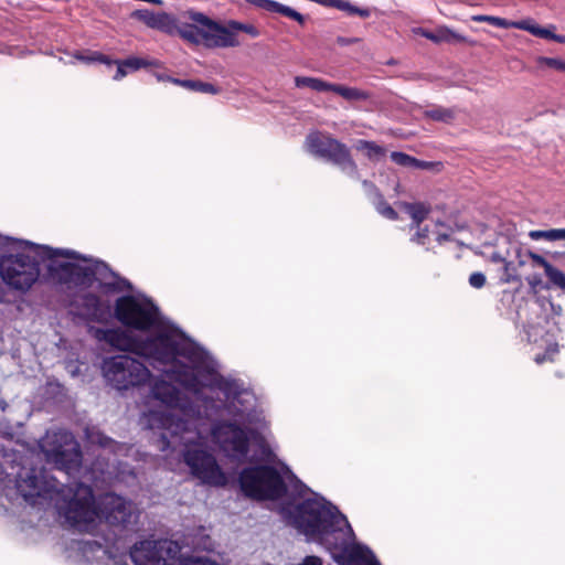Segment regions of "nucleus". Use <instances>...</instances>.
Wrapping results in <instances>:
<instances>
[{
	"instance_id": "f257e3e1",
	"label": "nucleus",
	"mask_w": 565,
	"mask_h": 565,
	"mask_svg": "<svg viewBox=\"0 0 565 565\" xmlns=\"http://www.w3.org/2000/svg\"><path fill=\"white\" fill-rule=\"evenodd\" d=\"M98 341H104L121 351L145 358L149 364L185 388L198 392L199 373L205 369V352L181 334L160 331L145 339L134 338L121 329L93 330Z\"/></svg>"
},
{
	"instance_id": "f03ea898",
	"label": "nucleus",
	"mask_w": 565,
	"mask_h": 565,
	"mask_svg": "<svg viewBox=\"0 0 565 565\" xmlns=\"http://www.w3.org/2000/svg\"><path fill=\"white\" fill-rule=\"evenodd\" d=\"M286 521L306 536L319 542L339 565H381L354 533L340 511L323 498H310L282 509Z\"/></svg>"
},
{
	"instance_id": "7ed1b4c3",
	"label": "nucleus",
	"mask_w": 565,
	"mask_h": 565,
	"mask_svg": "<svg viewBox=\"0 0 565 565\" xmlns=\"http://www.w3.org/2000/svg\"><path fill=\"white\" fill-rule=\"evenodd\" d=\"M152 394L156 399L169 407L163 413H151L150 416L152 425L159 423L163 428L162 439H168L169 436L174 438L182 431L192 435L189 438L182 435V440L184 443L192 441L195 437V433L192 430L193 418L201 415L200 411L189 403L175 385L166 380L157 381L153 384Z\"/></svg>"
},
{
	"instance_id": "20e7f679",
	"label": "nucleus",
	"mask_w": 565,
	"mask_h": 565,
	"mask_svg": "<svg viewBox=\"0 0 565 565\" xmlns=\"http://www.w3.org/2000/svg\"><path fill=\"white\" fill-rule=\"evenodd\" d=\"M41 245L21 243L15 253L0 257V275L10 287L25 291L38 280L41 269Z\"/></svg>"
},
{
	"instance_id": "39448f33",
	"label": "nucleus",
	"mask_w": 565,
	"mask_h": 565,
	"mask_svg": "<svg viewBox=\"0 0 565 565\" xmlns=\"http://www.w3.org/2000/svg\"><path fill=\"white\" fill-rule=\"evenodd\" d=\"M179 36L184 41L207 49L235 47L241 43L221 24L202 12L188 10L181 13Z\"/></svg>"
},
{
	"instance_id": "423d86ee",
	"label": "nucleus",
	"mask_w": 565,
	"mask_h": 565,
	"mask_svg": "<svg viewBox=\"0 0 565 565\" xmlns=\"http://www.w3.org/2000/svg\"><path fill=\"white\" fill-rule=\"evenodd\" d=\"M192 430L195 433V437L192 441L184 443L181 436L189 438L192 435L180 433L177 437L168 439H163L167 444V447H175L177 444H182L185 446L183 451V460L185 465L190 468L191 473L201 480L202 483L214 486V487H224L227 483V478L221 467L218 466L215 457L202 449L198 446H191L199 438V434L195 430V425L193 424Z\"/></svg>"
},
{
	"instance_id": "0eeeda50",
	"label": "nucleus",
	"mask_w": 565,
	"mask_h": 565,
	"mask_svg": "<svg viewBox=\"0 0 565 565\" xmlns=\"http://www.w3.org/2000/svg\"><path fill=\"white\" fill-rule=\"evenodd\" d=\"M245 497L263 501L278 500L287 493V484L273 466H255L244 468L238 477Z\"/></svg>"
},
{
	"instance_id": "6e6552de",
	"label": "nucleus",
	"mask_w": 565,
	"mask_h": 565,
	"mask_svg": "<svg viewBox=\"0 0 565 565\" xmlns=\"http://www.w3.org/2000/svg\"><path fill=\"white\" fill-rule=\"evenodd\" d=\"M41 265L45 267L46 277L55 284L84 286L86 277L84 265L71 260L79 259L81 255L72 249L52 248L41 245Z\"/></svg>"
},
{
	"instance_id": "1a4fd4ad",
	"label": "nucleus",
	"mask_w": 565,
	"mask_h": 565,
	"mask_svg": "<svg viewBox=\"0 0 565 565\" xmlns=\"http://www.w3.org/2000/svg\"><path fill=\"white\" fill-rule=\"evenodd\" d=\"M181 545L172 540H143L130 548V558L135 565H170L169 561L180 559L179 565H218L209 558L196 557L181 559Z\"/></svg>"
},
{
	"instance_id": "9d476101",
	"label": "nucleus",
	"mask_w": 565,
	"mask_h": 565,
	"mask_svg": "<svg viewBox=\"0 0 565 565\" xmlns=\"http://www.w3.org/2000/svg\"><path fill=\"white\" fill-rule=\"evenodd\" d=\"M64 490H67L71 497L60 507L61 514L72 526L86 530L98 516V505H95L92 488L82 482H72L64 484Z\"/></svg>"
},
{
	"instance_id": "9b49d317",
	"label": "nucleus",
	"mask_w": 565,
	"mask_h": 565,
	"mask_svg": "<svg viewBox=\"0 0 565 565\" xmlns=\"http://www.w3.org/2000/svg\"><path fill=\"white\" fill-rule=\"evenodd\" d=\"M102 370L107 383L118 391L142 385L150 377L143 363L125 354L105 359Z\"/></svg>"
},
{
	"instance_id": "f8f14e48",
	"label": "nucleus",
	"mask_w": 565,
	"mask_h": 565,
	"mask_svg": "<svg viewBox=\"0 0 565 565\" xmlns=\"http://www.w3.org/2000/svg\"><path fill=\"white\" fill-rule=\"evenodd\" d=\"M212 436L226 457L242 462L248 456L250 439H256L259 434L255 429L241 427L236 422L222 420L214 425Z\"/></svg>"
},
{
	"instance_id": "ddd939ff",
	"label": "nucleus",
	"mask_w": 565,
	"mask_h": 565,
	"mask_svg": "<svg viewBox=\"0 0 565 565\" xmlns=\"http://www.w3.org/2000/svg\"><path fill=\"white\" fill-rule=\"evenodd\" d=\"M17 490L22 498L35 503L36 498H53V494L64 493V483L51 476L44 467L23 468L17 477Z\"/></svg>"
},
{
	"instance_id": "4468645a",
	"label": "nucleus",
	"mask_w": 565,
	"mask_h": 565,
	"mask_svg": "<svg viewBox=\"0 0 565 565\" xmlns=\"http://www.w3.org/2000/svg\"><path fill=\"white\" fill-rule=\"evenodd\" d=\"M115 317L124 326L147 331L158 320V309L152 303H142L132 296H122L116 300Z\"/></svg>"
},
{
	"instance_id": "2eb2a0df",
	"label": "nucleus",
	"mask_w": 565,
	"mask_h": 565,
	"mask_svg": "<svg viewBox=\"0 0 565 565\" xmlns=\"http://www.w3.org/2000/svg\"><path fill=\"white\" fill-rule=\"evenodd\" d=\"M98 516L110 526L127 527L134 516L131 502L115 493H106L98 503Z\"/></svg>"
},
{
	"instance_id": "dca6fc26",
	"label": "nucleus",
	"mask_w": 565,
	"mask_h": 565,
	"mask_svg": "<svg viewBox=\"0 0 565 565\" xmlns=\"http://www.w3.org/2000/svg\"><path fill=\"white\" fill-rule=\"evenodd\" d=\"M64 445L55 446L51 449H45L47 461L55 465V467L64 471L67 476L77 472L82 465V452L78 444L72 436H65Z\"/></svg>"
},
{
	"instance_id": "f3484780",
	"label": "nucleus",
	"mask_w": 565,
	"mask_h": 565,
	"mask_svg": "<svg viewBox=\"0 0 565 565\" xmlns=\"http://www.w3.org/2000/svg\"><path fill=\"white\" fill-rule=\"evenodd\" d=\"M321 158L339 167L348 175L359 178L358 164L353 160L350 149L338 139L333 138Z\"/></svg>"
},
{
	"instance_id": "a211bd4d",
	"label": "nucleus",
	"mask_w": 565,
	"mask_h": 565,
	"mask_svg": "<svg viewBox=\"0 0 565 565\" xmlns=\"http://www.w3.org/2000/svg\"><path fill=\"white\" fill-rule=\"evenodd\" d=\"M86 277L84 278V286L89 287L94 281L99 282L100 286L107 288H115L113 281L117 275L109 268V266L100 260L92 264L84 265Z\"/></svg>"
},
{
	"instance_id": "6ab92c4d",
	"label": "nucleus",
	"mask_w": 565,
	"mask_h": 565,
	"mask_svg": "<svg viewBox=\"0 0 565 565\" xmlns=\"http://www.w3.org/2000/svg\"><path fill=\"white\" fill-rule=\"evenodd\" d=\"M529 258L532 262L542 267L544 273L548 279V282L552 287L557 288L565 292V274L558 268L554 267L551 263H548L542 255L534 253L532 250L527 252Z\"/></svg>"
},
{
	"instance_id": "aec40b11",
	"label": "nucleus",
	"mask_w": 565,
	"mask_h": 565,
	"mask_svg": "<svg viewBox=\"0 0 565 565\" xmlns=\"http://www.w3.org/2000/svg\"><path fill=\"white\" fill-rule=\"evenodd\" d=\"M248 3L264 9L268 12H276L280 13L287 18H290L295 21H297L299 24H305L306 18L299 13L298 11L294 10L292 8L281 4L279 2H276L274 0H246Z\"/></svg>"
},
{
	"instance_id": "412c9836",
	"label": "nucleus",
	"mask_w": 565,
	"mask_h": 565,
	"mask_svg": "<svg viewBox=\"0 0 565 565\" xmlns=\"http://www.w3.org/2000/svg\"><path fill=\"white\" fill-rule=\"evenodd\" d=\"M514 28L527 31L537 38L550 39L557 43H565L564 35H558L553 32V30H555L554 25H551L550 28H543L539 24L533 23L531 20H522L515 21Z\"/></svg>"
},
{
	"instance_id": "4be33fe9",
	"label": "nucleus",
	"mask_w": 565,
	"mask_h": 565,
	"mask_svg": "<svg viewBox=\"0 0 565 565\" xmlns=\"http://www.w3.org/2000/svg\"><path fill=\"white\" fill-rule=\"evenodd\" d=\"M180 25H181V15L179 18H174L173 15H171L169 13L159 12L156 15L152 29L160 30L170 35H174V34L179 35Z\"/></svg>"
},
{
	"instance_id": "5701e85b",
	"label": "nucleus",
	"mask_w": 565,
	"mask_h": 565,
	"mask_svg": "<svg viewBox=\"0 0 565 565\" xmlns=\"http://www.w3.org/2000/svg\"><path fill=\"white\" fill-rule=\"evenodd\" d=\"M332 140L333 138L330 136H326L320 132H312L307 136L305 146L308 152L321 158Z\"/></svg>"
},
{
	"instance_id": "b1692460",
	"label": "nucleus",
	"mask_w": 565,
	"mask_h": 565,
	"mask_svg": "<svg viewBox=\"0 0 565 565\" xmlns=\"http://www.w3.org/2000/svg\"><path fill=\"white\" fill-rule=\"evenodd\" d=\"M86 435L88 441L92 445H97L104 449H109L113 454H116L122 447L120 444L95 428L87 429Z\"/></svg>"
},
{
	"instance_id": "393cba45",
	"label": "nucleus",
	"mask_w": 565,
	"mask_h": 565,
	"mask_svg": "<svg viewBox=\"0 0 565 565\" xmlns=\"http://www.w3.org/2000/svg\"><path fill=\"white\" fill-rule=\"evenodd\" d=\"M328 92H333L350 102L366 100L370 97V95L364 90L332 83H330Z\"/></svg>"
},
{
	"instance_id": "a878e982",
	"label": "nucleus",
	"mask_w": 565,
	"mask_h": 565,
	"mask_svg": "<svg viewBox=\"0 0 565 565\" xmlns=\"http://www.w3.org/2000/svg\"><path fill=\"white\" fill-rule=\"evenodd\" d=\"M404 210L411 215L414 223H416V227L423 223L424 220L427 218L430 212V205L422 202L418 203H408L404 202L402 204Z\"/></svg>"
},
{
	"instance_id": "bb28decb",
	"label": "nucleus",
	"mask_w": 565,
	"mask_h": 565,
	"mask_svg": "<svg viewBox=\"0 0 565 565\" xmlns=\"http://www.w3.org/2000/svg\"><path fill=\"white\" fill-rule=\"evenodd\" d=\"M150 65H152L151 62H149L147 60H143V58H140V57H129V58H126L122 62L117 64V71H116V74H115L114 78L115 79L122 78L127 74L126 68H130L132 71H137V70H139L141 67H147V66H150Z\"/></svg>"
},
{
	"instance_id": "cd10ccee",
	"label": "nucleus",
	"mask_w": 565,
	"mask_h": 565,
	"mask_svg": "<svg viewBox=\"0 0 565 565\" xmlns=\"http://www.w3.org/2000/svg\"><path fill=\"white\" fill-rule=\"evenodd\" d=\"M356 149L360 151H365V156L370 160L374 161L381 160L386 154L385 148L379 146L374 141L359 140L356 143Z\"/></svg>"
},
{
	"instance_id": "c85d7f7f",
	"label": "nucleus",
	"mask_w": 565,
	"mask_h": 565,
	"mask_svg": "<svg viewBox=\"0 0 565 565\" xmlns=\"http://www.w3.org/2000/svg\"><path fill=\"white\" fill-rule=\"evenodd\" d=\"M224 26L225 30L233 35L234 41H238L237 32H245L252 38H257L259 35L258 29L249 23H242L235 20H230L226 22V24H224Z\"/></svg>"
},
{
	"instance_id": "c756f323",
	"label": "nucleus",
	"mask_w": 565,
	"mask_h": 565,
	"mask_svg": "<svg viewBox=\"0 0 565 565\" xmlns=\"http://www.w3.org/2000/svg\"><path fill=\"white\" fill-rule=\"evenodd\" d=\"M295 84L297 87H309L317 92H328L330 83L324 82L316 77L297 76L295 77Z\"/></svg>"
},
{
	"instance_id": "7c9ffc66",
	"label": "nucleus",
	"mask_w": 565,
	"mask_h": 565,
	"mask_svg": "<svg viewBox=\"0 0 565 565\" xmlns=\"http://www.w3.org/2000/svg\"><path fill=\"white\" fill-rule=\"evenodd\" d=\"M424 116L435 121L450 122L455 118V110L451 108L437 106L425 110Z\"/></svg>"
},
{
	"instance_id": "2f4dec72",
	"label": "nucleus",
	"mask_w": 565,
	"mask_h": 565,
	"mask_svg": "<svg viewBox=\"0 0 565 565\" xmlns=\"http://www.w3.org/2000/svg\"><path fill=\"white\" fill-rule=\"evenodd\" d=\"M372 203L382 216L392 221L398 218V213L385 201L382 193L373 198Z\"/></svg>"
},
{
	"instance_id": "473e14b6",
	"label": "nucleus",
	"mask_w": 565,
	"mask_h": 565,
	"mask_svg": "<svg viewBox=\"0 0 565 565\" xmlns=\"http://www.w3.org/2000/svg\"><path fill=\"white\" fill-rule=\"evenodd\" d=\"M183 88L212 95H216L221 92V89L213 84L193 79H188V82L183 84Z\"/></svg>"
},
{
	"instance_id": "72a5a7b5",
	"label": "nucleus",
	"mask_w": 565,
	"mask_h": 565,
	"mask_svg": "<svg viewBox=\"0 0 565 565\" xmlns=\"http://www.w3.org/2000/svg\"><path fill=\"white\" fill-rule=\"evenodd\" d=\"M472 20L478 21V22H488L492 25L503 28V29L514 28V24H515V22H513V21H508L505 19L499 18V17H492V15H475V17H472Z\"/></svg>"
},
{
	"instance_id": "f704fd0d",
	"label": "nucleus",
	"mask_w": 565,
	"mask_h": 565,
	"mask_svg": "<svg viewBox=\"0 0 565 565\" xmlns=\"http://www.w3.org/2000/svg\"><path fill=\"white\" fill-rule=\"evenodd\" d=\"M423 35L435 43L450 42L455 36L454 33L448 29H438L435 32L425 31L423 32Z\"/></svg>"
},
{
	"instance_id": "c9c22d12",
	"label": "nucleus",
	"mask_w": 565,
	"mask_h": 565,
	"mask_svg": "<svg viewBox=\"0 0 565 565\" xmlns=\"http://www.w3.org/2000/svg\"><path fill=\"white\" fill-rule=\"evenodd\" d=\"M501 282H503V284L518 282L521 285V277L516 273V269L512 266L511 262H505V264L503 265V275L501 277Z\"/></svg>"
},
{
	"instance_id": "e433bc0d",
	"label": "nucleus",
	"mask_w": 565,
	"mask_h": 565,
	"mask_svg": "<svg viewBox=\"0 0 565 565\" xmlns=\"http://www.w3.org/2000/svg\"><path fill=\"white\" fill-rule=\"evenodd\" d=\"M157 13L150 10H136L132 12L131 17L143 22L147 26L152 28L154 23Z\"/></svg>"
},
{
	"instance_id": "4c0bfd02",
	"label": "nucleus",
	"mask_w": 565,
	"mask_h": 565,
	"mask_svg": "<svg viewBox=\"0 0 565 565\" xmlns=\"http://www.w3.org/2000/svg\"><path fill=\"white\" fill-rule=\"evenodd\" d=\"M537 63L540 65H544V66H547V67H551L556 71L565 73V60L540 56V57H537Z\"/></svg>"
},
{
	"instance_id": "58836bf2",
	"label": "nucleus",
	"mask_w": 565,
	"mask_h": 565,
	"mask_svg": "<svg viewBox=\"0 0 565 565\" xmlns=\"http://www.w3.org/2000/svg\"><path fill=\"white\" fill-rule=\"evenodd\" d=\"M391 159L396 164L401 167L413 168L414 162H416V158L408 156L407 153L394 151L391 153Z\"/></svg>"
},
{
	"instance_id": "ea45409f",
	"label": "nucleus",
	"mask_w": 565,
	"mask_h": 565,
	"mask_svg": "<svg viewBox=\"0 0 565 565\" xmlns=\"http://www.w3.org/2000/svg\"><path fill=\"white\" fill-rule=\"evenodd\" d=\"M529 236L534 239H546V241H555V228L541 231V230H534L529 233Z\"/></svg>"
},
{
	"instance_id": "a19ab883",
	"label": "nucleus",
	"mask_w": 565,
	"mask_h": 565,
	"mask_svg": "<svg viewBox=\"0 0 565 565\" xmlns=\"http://www.w3.org/2000/svg\"><path fill=\"white\" fill-rule=\"evenodd\" d=\"M428 236H429L428 226L420 227V225H418V227H416V232L412 236L411 241L418 245H425L426 241L428 239Z\"/></svg>"
},
{
	"instance_id": "79ce46f5",
	"label": "nucleus",
	"mask_w": 565,
	"mask_h": 565,
	"mask_svg": "<svg viewBox=\"0 0 565 565\" xmlns=\"http://www.w3.org/2000/svg\"><path fill=\"white\" fill-rule=\"evenodd\" d=\"M487 278L483 273L476 271L469 276V284L476 289H480L486 286Z\"/></svg>"
},
{
	"instance_id": "37998d69",
	"label": "nucleus",
	"mask_w": 565,
	"mask_h": 565,
	"mask_svg": "<svg viewBox=\"0 0 565 565\" xmlns=\"http://www.w3.org/2000/svg\"><path fill=\"white\" fill-rule=\"evenodd\" d=\"M363 186L365 188L369 196L371 198V200L373 198H375L377 194H381V191L379 190V188L372 183L371 181H367V180H364L362 182Z\"/></svg>"
},
{
	"instance_id": "c03bdc74",
	"label": "nucleus",
	"mask_w": 565,
	"mask_h": 565,
	"mask_svg": "<svg viewBox=\"0 0 565 565\" xmlns=\"http://www.w3.org/2000/svg\"><path fill=\"white\" fill-rule=\"evenodd\" d=\"M363 186L365 188L369 196L371 198V200L373 198H375L377 194H381V191L379 190V188L372 183L371 181H367V180H364L362 182Z\"/></svg>"
},
{
	"instance_id": "a18cd8bd",
	"label": "nucleus",
	"mask_w": 565,
	"mask_h": 565,
	"mask_svg": "<svg viewBox=\"0 0 565 565\" xmlns=\"http://www.w3.org/2000/svg\"><path fill=\"white\" fill-rule=\"evenodd\" d=\"M526 282L529 284V286L535 290L537 287H540L542 285V279L539 275H531V276H527L526 278Z\"/></svg>"
},
{
	"instance_id": "49530a36",
	"label": "nucleus",
	"mask_w": 565,
	"mask_h": 565,
	"mask_svg": "<svg viewBox=\"0 0 565 565\" xmlns=\"http://www.w3.org/2000/svg\"><path fill=\"white\" fill-rule=\"evenodd\" d=\"M299 565H322V559L318 556L309 555Z\"/></svg>"
},
{
	"instance_id": "de8ad7c7",
	"label": "nucleus",
	"mask_w": 565,
	"mask_h": 565,
	"mask_svg": "<svg viewBox=\"0 0 565 565\" xmlns=\"http://www.w3.org/2000/svg\"><path fill=\"white\" fill-rule=\"evenodd\" d=\"M360 40L358 38H343V36H339L337 39V43L341 46H345V45H351V44H354L356 42H359Z\"/></svg>"
},
{
	"instance_id": "09e8293b",
	"label": "nucleus",
	"mask_w": 565,
	"mask_h": 565,
	"mask_svg": "<svg viewBox=\"0 0 565 565\" xmlns=\"http://www.w3.org/2000/svg\"><path fill=\"white\" fill-rule=\"evenodd\" d=\"M235 384L231 382H223L221 384V388L226 393L227 396H231L232 394H235L236 391L234 390Z\"/></svg>"
},
{
	"instance_id": "8fccbe9b",
	"label": "nucleus",
	"mask_w": 565,
	"mask_h": 565,
	"mask_svg": "<svg viewBox=\"0 0 565 565\" xmlns=\"http://www.w3.org/2000/svg\"><path fill=\"white\" fill-rule=\"evenodd\" d=\"M431 164H433L431 162L422 161V160L416 159V162H414L413 168L426 170V169H429L431 167Z\"/></svg>"
},
{
	"instance_id": "3c124183",
	"label": "nucleus",
	"mask_w": 565,
	"mask_h": 565,
	"mask_svg": "<svg viewBox=\"0 0 565 565\" xmlns=\"http://www.w3.org/2000/svg\"><path fill=\"white\" fill-rule=\"evenodd\" d=\"M86 302L87 305H90L95 311H97L98 309V306H99V300L96 296L94 295H89L88 297H86Z\"/></svg>"
},
{
	"instance_id": "603ef678",
	"label": "nucleus",
	"mask_w": 565,
	"mask_h": 565,
	"mask_svg": "<svg viewBox=\"0 0 565 565\" xmlns=\"http://www.w3.org/2000/svg\"><path fill=\"white\" fill-rule=\"evenodd\" d=\"M565 239V228H555V241Z\"/></svg>"
},
{
	"instance_id": "864d4df0",
	"label": "nucleus",
	"mask_w": 565,
	"mask_h": 565,
	"mask_svg": "<svg viewBox=\"0 0 565 565\" xmlns=\"http://www.w3.org/2000/svg\"><path fill=\"white\" fill-rule=\"evenodd\" d=\"M154 76L159 82H170V79H171V76L162 74V73H156Z\"/></svg>"
},
{
	"instance_id": "5fc2aeb1",
	"label": "nucleus",
	"mask_w": 565,
	"mask_h": 565,
	"mask_svg": "<svg viewBox=\"0 0 565 565\" xmlns=\"http://www.w3.org/2000/svg\"><path fill=\"white\" fill-rule=\"evenodd\" d=\"M492 262H495V263H503V265L505 264V262H508L505 258H503L500 254H497L494 253L491 257Z\"/></svg>"
},
{
	"instance_id": "6e6d98bb",
	"label": "nucleus",
	"mask_w": 565,
	"mask_h": 565,
	"mask_svg": "<svg viewBox=\"0 0 565 565\" xmlns=\"http://www.w3.org/2000/svg\"><path fill=\"white\" fill-rule=\"evenodd\" d=\"M186 82H188V79H179V78H174V77H171V79H170V83H173L181 87H183V84H185Z\"/></svg>"
},
{
	"instance_id": "4d7b16f0",
	"label": "nucleus",
	"mask_w": 565,
	"mask_h": 565,
	"mask_svg": "<svg viewBox=\"0 0 565 565\" xmlns=\"http://www.w3.org/2000/svg\"><path fill=\"white\" fill-rule=\"evenodd\" d=\"M449 238H450V236L448 234H439L437 237V241L439 243H443L444 241H448Z\"/></svg>"
},
{
	"instance_id": "13d9d810",
	"label": "nucleus",
	"mask_w": 565,
	"mask_h": 565,
	"mask_svg": "<svg viewBox=\"0 0 565 565\" xmlns=\"http://www.w3.org/2000/svg\"><path fill=\"white\" fill-rule=\"evenodd\" d=\"M86 545H88L90 547V550H93V545H96L99 548L102 547V545L96 543V542H93V543L92 542H86Z\"/></svg>"
},
{
	"instance_id": "bf43d9fd",
	"label": "nucleus",
	"mask_w": 565,
	"mask_h": 565,
	"mask_svg": "<svg viewBox=\"0 0 565 565\" xmlns=\"http://www.w3.org/2000/svg\"><path fill=\"white\" fill-rule=\"evenodd\" d=\"M535 361H536L537 363H542V362L544 361V356L537 355V356L535 358Z\"/></svg>"
},
{
	"instance_id": "052dcab7",
	"label": "nucleus",
	"mask_w": 565,
	"mask_h": 565,
	"mask_svg": "<svg viewBox=\"0 0 565 565\" xmlns=\"http://www.w3.org/2000/svg\"><path fill=\"white\" fill-rule=\"evenodd\" d=\"M563 255H564V253H558V252H556V253H554V254H553V257H561V256H563Z\"/></svg>"
},
{
	"instance_id": "680f3d73",
	"label": "nucleus",
	"mask_w": 565,
	"mask_h": 565,
	"mask_svg": "<svg viewBox=\"0 0 565 565\" xmlns=\"http://www.w3.org/2000/svg\"><path fill=\"white\" fill-rule=\"evenodd\" d=\"M100 61L104 62V63H109V61L105 56H100Z\"/></svg>"
},
{
	"instance_id": "e2e57ef3",
	"label": "nucleus",
	"mask_w": 565,
	"mask_h": 565,
	"mask_svg": "<svg viewBox=\"0 0 565 565\" xmlns=\"http://www.w3.org/2000/svg\"><path fill=\"white\" fill-rule=\"evenodd\" d=\"M411 230H415L416 231V223H414V221L411 224Z\"/></svg>"
},
{
	"instance_id": "0e129e2a",
	"label": "nucleus",
	"mask_w": 565,
	"mask_h": 565,
	"mask_svg": "<svg viewBox=\"0 0 565 565\" xmlns=\"http://www.w3.org/2000/svg\"><path fill=\"white\" fill-rule=\"evenodd\" d=\"M395 63H396V62H395L394 60H390V61L387 62V64H390V65H393V64H395Z\"/></svg>"
},
{
	"instance_id": "69168bd1",
	"label": "nucleus",
	"mask_w": 565,
	"mask_h": 565,
	"mask_svg": "<svg viewBox=\"0 0 565 565\" xmlns=\"http://www.w3.org/2000/svg\"><path fill=\"white\" fill-rule=\"evenodd\" d=\"M519 265H520V266H523V265H524V262H523V260H520V262H519Z\"/></svg>"
}]
</instances>
